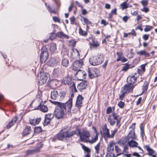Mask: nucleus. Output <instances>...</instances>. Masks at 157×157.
I'll list each match as a JSON object with an SVG mask.
<instances>
[{"instance_id": "obj_1", "label": "nucleus", "mask_w": 157, "mask_h": 157, "mask_svg": "<svg viewBox=\"0 0 157 157\" xmlns=\"http://www.w3.org/2000/svg\"><path fill=\"white\" fill-rule=\"evenodd\" d=\"M50 101L53 104L56 106L54 112V116L57 119L62 118L63 117L64 112L68 109V111L70 110L72 106V100L69 99L68 101L65 103H62L61 102L56 101Z\"/></svg>"}, {"instance_id": "obj_2", "label": "nucleus", "mask_w": 157, "mask_h": 157, "mask_svg": "<svg viewBox=\"0 0 157 157\" xmlns=\"http://www.w3.org/2000/svg\"><path fill=\"white\" fill-rule=\"evenodd\" d=\"M76 133V132L75 131L68 132L64 130H62L57 135L56 138L58 140L67 142L68 140L70 137Z\"/></svg>"}, {"instance_id": "obj_3", "label": "nucleus", "mask_w": 157, "mask_h": 157, "mask_svg": "<svg viewBox=\"0 0 157 157\" xmlns=\"http://www.w3.org/2000/svg\"><path fill=\"white\" fill-rule=\"evenodd\" d=\"M102 135L105 139L113 138L114 135L117 131V129H115L114 130L111 131V134H110L109 129L107 127V125L105 124L102 127Z\"/></svg>"}, {"instance_id": "obj_4", "label": "nucleus", "mask_w": 157, "mask_h": 157, "mask_svg": "<svg viewBox=\"0 0 157 157\" xmlns=\"http://www.w3.org/2000/svg\"><path fill=\"white\" fill-rule=\"evenodd\" d=\"M78 136H79L81 141L87 143V142L91 136L90 132L86 129H83L82 132L78 130Z\"/></svg>"}, {"instance_id": "obj_5", "label": "nucleus", "mask_w": 157, "mask_h": 157, "mask_svg": "<svg viewBox=\"0 0 157 157\" xmlns=\"http://www.w3.org/2000/svg\"><path fill=\"white\" fill-rule=\"evenodd\" d=\"M103 55L99 53L97 57H93L90 59V64L93 66H96L100 64L104 61Z\"/></svg>"}, {"instance_id": "obj_6", "label": "nucleus", "mask_w": 157, "mask_h": 157, "mask_svg": "<svg viewBox=\"0 0 157 157\" xmlns=\"http://www.w3.org/2000/svg\"><path fill=\"white\" fill-rule=\"evenodd\" d=\"M121 117L118 114L115 113L109 115L108 118V121L111 126H113L115 124L116 121H121Z\"/></svg>"}, {"instance_id": "obj_7", "label": "nucleus", "mask_w": 157, "mask_h": 157, "mask_svg": "<svg viewBox=\"0 0 157 157\" xmlns=\"http://www.w3.org/2000/svg\"><path fill=\"white\" fill-rule=\"evenodd\" d=\"M88 73L89 77L90 78H92L97 77L99 74L100 71L99 69L95 68L89 69Z\"/></svg>"}, {"instance_id": "obj_8", "label": "nucleus", "mask_w": 157, "mask_h": 157, "mask_svg": "<svg viewBox=\"0 0 157 157\" xmlns=\"http://www.w3.org/2000/svg\"><path fill=\"white\" fill-rule=\"evenodd\" d=\"M44 51H42L40 55V59L41 62L43 63L45 62L47 59L48 55V52L46 51L47 49L45 47H43L42 49Z\"/></svg>"}, {"instance_id": "obj_9", "label": "nucleus", "mask_w": 157, "mask_h": 157, "mask_svg": "<svg viewBox=\"0 0 157 157\" xmlns=\"http://www.w3.org/2000/svg\"><path fill=\"white\" fill-rule=\"evenodd\" d=\"M92 128L94 130V132L95 133L96 135L91 137V140H90V138L89 139L87 143H88L90 144H93L97 141L98 140V135L99 134V133L97 132V130L95 127H93Z\"/></svg>"}, {"instance_id": "obj_10", "label": "nucleus", "mask_w": 157, "mask_h": 157, "mask_svg": "<svg viewBox=\"0 0 157 157\" xmlns=\"http://www.w3.org/2000/svg\"><path fill=\"white\" fill-rule=\"evenodd\" d=\"M73 70L74 71L78 70L83 65V62L82 59L77 60L75 62L73 63Z\"/></svg>"}, {"instance_id": "obj_11", "label": "nucleus", "mask_w": 157, "mask_h": 157, "mask_svg": "<svg viewBox=\"0 0 157 157\" xmlns=\"http://www.w3.org/2000/svg\"><path fill=\"white\" fill-rule=\"evenodd\" d=\"M54 116V114L48 113L46 115L43 124L44 126L47 125Z\"/></svg>"}, {"instance_id": "obj_12", "label": "nucleus", "mask_w": 157, "mask_h": 157, "mask_svg": "<svg viewBox=\"0 0 157 157\" xmlns=\"http://www.w3.org/2000/svg\"><path fill=\"white\" fill-rule=\"evenodd\" d=\"M40 74V75L39 82L41 84H44L46 82L47 80V75L46 73H44V72H41Z\"/></svg>"}, {"instance_id": "obj_13", "label": "nucleus", "mask_w": 157, "mask_h": 157, "mask_svg": "<svg viewBox=\"0 0 157 157\" xmlns=\"http://www.w3.org/2000/svg\"><path fill=\"white\" fill-rule=\"evenodd\" d=\"M144 147L148 152V154L149 156H151L152 157H156V153L155 151L151 148L149 146L146 145Z\"/></svg>"}, {"instance_id": "obj_14", "label": "nucleus", "mask_w": 157, "mask_h": 157, "mask_svg": "<svg viewBox=\"0 0 157 157\" xmlns=\"http://www.w3.org/2000/svg\"><path fill=\"white\" fill-rule=\"evenodd\" d=\"M133 88L132 85H126L122 88V90L126 93H129L133 90Z\"/></svg>"}, {"instance_id": "obj_15", "label": "nucleus", "mask_w": 157, "mask_h": 157, "mask_svg": "<svg viewBox=\"0 0 157 157\" xmlns=\"http://www.w3.org/2000/svg\"><path fill=\"white\" fill-rule=\"evenodd\" d=\"M83 99V97L81 95H78L76 99L75 105L77 107H81L82 106V101Z\"/></svg>"}, {"instance_id": "obj_16", "label": "nucleus", "mask_w": 157, "mask_h": 157, "mask_svg": "<svg viewBox=\"0 0 157 157\" xmlns=\"http://www.w3.org/2000/svg\"><path fill=\"white\" fill-rule=\"evenodd\" d=\"M87 81H83L80 83L78 86V89L81 91H82L83 90L86 89L87 86Z\"/></svg>"}, {"instance_id": "obj_17", "label": "nucleus", "mask_w": 157, "mask_h": 157, "mask_svg": "<svg viewBox=\"0 0 157 157\" xmlns=\"http://www.w3.org/2000/svg\"><path fill=\"white\" fill-rule=\"evenodd\" d=\"M137 79V77H136L135 75L132 76H129L127 78V81L129 84L132 85V84L136 82Z\"/></svg>"}, {"instance_id": "obj_18", "label": "nucleus", "mask_w": 157, "mask_h": 157, "mask_svg": "<svg viewBox=\"0 0 157 157\" xmlns=\"http://www.w3.org/2000/svg\"><path fill=\"white\" fill-rule=\"evenodd\" d=\"M62 83L64 84H67L68 85H72V79L71 77H65L63 78Z\"/></svg>"}, {"instance_id": "obj_19", "label": "nucleus", "mask_w": 157, "mask_h": 157, "mask_svg": "<svg viewBox=\"0 0 157 157\" xmlns=\"http://www.w3.org/2000/svg\"><path fill=\"white\" fill-rule=\"evenodd\" d=\"M115 144V143L113 141H110L109 143V144L107 147L108 153H112V152L114 150V145Z\"/></svg>"}, {"instance_id": "obj_20", "label": "nucleus", "mask_w": 157, "mask_h": 157, "mask_svg": "<svg viewBox=\"0 0 157 157\" xmlns=\"http://www.w3.org/2000/svg\"><path fill=\"white\" fill-rule=\"evenodd\" d=\"M58 63V61L56 58H52L48 62V65L51 67H54L56 66Z\"/></svg>"}, {"instance_id": "obj_21", "label": "nucleus", "mask_w": 157, "mask_h": 157, "mask_svg": "<svg viewBox=\"0 0 157 157\" xmlns=\"http://www.w3.org/2000/svg\"><path fill=\"white\" fill-rule=\"evenodd\" d=\"M51 98L53 100H56L58 98V93L57 91L53 90H52L51 94Z\"/></svg>"}, {"instance_id": "obj_22", "label": "nucleus", "mask_w": 157, "mask_h": 157, "mask_svg": "<svg viewBox=\"0 0 157 157\" xmlns=\"http://www.w3.org/2000/svg\"><path fill=\"white\" fill-rule=\"evenodd\" d=\"M135 138V133L134 130H130L127 136V140L128 141L132 140Z\"/></svg>"}, {"instance_id": "obj_23", "label": "nucleus", "mask_w": 157, "mask_h": 157, "mask_svg": "<svg viewBox=\"0 0 157 157\" xmlns=\"http://www.w3.org/2000/svg\"><path fill=\"white\" fill-rule=\"evenodd\" d=\"M77 73V75L82 79H85L86 77V74L83 71L78 70Z\"/></svg>"}, {"instance_id": "obj_24", "label": "nucleus", "mask_w": 157, "mask_h": 157, "mask_svg": "<svg viewBox=\"0 0 157 157\" xmlns=\"http://www.w3.org/2000/svg\"><path fill=\"white\" fill-rule=\"evenodd\" d=\"M38 109H40V110L43 112H46L48 111V108L47 107L44 105L42 103H41L40 105L38 106Z\"/></svg>"}, {"instance_id": "obj_25", "label": "nucleus", "mask_w": 157, "mask_h": 157, "mask_svg": "<svg viewBox=\"0 0 157 157\" xmlns=\"http://www.w3.org/2000/svg\"><path fill=\"white\" fill-rule=\"evenodd\" d=\"M17 117H15L13 118L11 121L7 125L6 128H10L17 121Z\"/></svg>"}, {"instance_id": "obj_26", "label": "nucleus", "mask_w": 157, "mask_h": 157, "mask_svg": "<svg viewBox=\"0 0 157 157\" xmlns=\"http://www.w3.org/2000/svg\"><path fill=\"white\" fill-rule=\"evenodd\" d=\"M39 149L38 148H35L33 149L28 150L26 152V155H29L34 154L35 153L37 152Z\"/></svg>"}, {"instance_id": "obj_27", "label": "nucleus", "mask_w": 157, "mask_h": 157, "mask_svg": "<svg viewBox=\"0 0 157 157\" xmlns=\"http://www.w3.org/2000/svg\"><path fill=\"white\" fill-rule=\"evenodd\" d=\"M31 131V127L30 126L27 127L24 130L23 134L24 136H26L29 134Z\"/></svg>"}, {"instance_id": "obj_28", "label": "nucleus", "mask_w": 157, "mask_h": 157, "mask_svg": "<svg viewBox=\"0 0 157 157\" xmlns=\"http://www.w3.org/2000/svg\"><path fill=\"white\" fill-rule=\"evenodd\" d=\"M128 142L129 146L132 147H136L138 144L136 142L133 140H130L128 141Z\"/></svg>"}, {"instance_id": "obj_29", "label": "nucleus", "mask_w": 157, "mask_h": 157, "mask_svg": "<svg viewBox=\"0 0 157 157\" xmlns=\"http://www.w3.org/2000/svg\"><path fill=\"white\" fill-rule=\"evenodd\" d=\"M92 43H89L90 45V46H92L94 47H97L99 45V43L96 40L92 39Z\"/></svg>"}, {"instance_id": "obj_30", "label": "nucleus", "mask_w": 157, "mask_h": 157, "mask_svg": "<svg viewBox=\"0 0 157 157\" xmlns=\"http://www.w3.org/2000/svg\"><path fill=\"white\" fill-rule=\"evenodd\" d=\"M65 93L63 91H60L58 94V98L59 101H61L64 98L65 95Z\"/></svg>"}, {"instance_id": "obj_31", "label": "nucleus", "mask_w": 157, "mask_h": 157, "mask_svg": "<svg viewBox=\"0 0 157 157\" xmlns=\"http://www.w3.org/2000/svg\"><path fill=\"white\" fill-rule=\"evenodd\" d=\"M45 6L47 8V9L48 11L50 13H56V11L54 9H52V7L49 5H47V3H45Z\"/></svg>"}, {"instance_id": "obj_32", "label": "nucleus", "mask_w": 157, "mask_h": 157, "mask_svg": "<svg viewBox=\"0 0 157 157\" xmlns=\"http://www.w3.org/2000/svg\"><path fill=\"white\" fill-rule=\"evenodd\" d=\"M50 49L52 52L54 53L56 49V44L54 43H52L51 44Z\"/></svg>"}, {"instance_id": "obj_33", "label": "nucleus", "mask_w": 157, "mask_h": 157, "mask_svg": "<svg viewBox=\"0 0 157 157\" xmlns=\"http://www.w3.org/2000/svg\"><path fill=\"white\" fill-rule=\"evenodd\" d=\"M137 54L140 55H144L146 57H148L149 56V54L145 50H141L140 52H137Z\"/></svg>"}, {"instance_id": "obj_34", "label": "nucleus", "mask_w": 157, "mask_h": 157, "mask_svg": "<svg viewBox=\"0 0 157 157\" xmlns=\"http://www.w3.org/2000/svg\"><path fill=\"white\" fill-rule=\"evenodd\" d=\"M69 61L67 59H63L62 62V64L63 67H67Z\"/></svg>"}, {"instance_id": "obj_35", "label": "nucleus", "mask_w": 157, "mask_h": 157, "mask_svg": "<svg viewBox=\"0 0 157 157\" xmlns=\"http://www.w3.org/2000/svg\"><path fill=\"white\" fill-rule=\"evenodd\" d=\"M115 149L117 153H118V154L117 155V156L120 155L121 154H124L122 152L121 149L118 146H115Z\"/></svg>"}, {"instance_id": "obj_36", "label": "nucleus", "mask_w": 157, "mask_h": 157, "mask_svg": "<svg viewBox=\"0 0 157 157\" xmlns=\"http://www.w3.org/2000/svg\"><path fill=\"white\" fill-rule=\"evenodd\" d=\"M56 31L54 30L53 32L50 34V35L49 36V38L51 40H53L56 37Z\"/></svg>"}, {"instance_id": "obj_37", "label": "nucleus", "mask_w": 157, "mask_h": 157, "mask_svg": "<svg viewBox=\"0 0 157 157\" xmlns=\"http://www.w3.org/2000/svg\"><path fill=\"white\" fill-rule=\"evenodd\" d=\"M148 84L147 81H145L143 86V91H147L148 88Z\"/></svg>"}, {"instance_id": "obj_38", "label": "nucleus", "mask_w": 157, "mask_h": 157, "mask_svg": "<svg viewBox=\"0 0 157 157\" xmlns=\"http://www.w3.org/2000/svg\"><path fill=\"white\" fill-rule=\"evenodd\" d=\"M59 72V68L55 69L53 71V74L55 77H57L58 76Z\"/></svg>"}, {"instance_id": "obj_39", "label": "nucleus", "mask_w": 157, "mask_h": 157, "mask_svg": "<svg viewBox=\"0 0 157 157\" xmlns=\"http://www.w3.org/2000/svg\"><path fill=\"white\" fill-rule=\"evenodd\" d=\"M130 66V65L128 64L127 63H126L125 66L123 67L122 68V71H126L129 68Z\"/></svg>"}, {"instance_id": "obj_40", "label": "nucleus", "mask_w": 157, "mask_h": 157, "mask_svg": "<svg viewBox=\"0 0 157 157\" xmlns=\"http://www.w3.org/2000/svg\"><path fill=\"white\" fill-rule=\"evenodd\" d=\"M82 147L85 151L87 152V153H90V149L88 147L85 146V145H82Z\"/></svg>"}, {"instance_id": "obj_41", "label": "nucleus", "mask_w": 157, "mask_h": 157, "mask_svg": "<svg viewBox=\"0 0 157 157\" xmlns=\"http://www.w3.org/2000/svg\"><path fill=\"white\" fill-rule=\"evenodd\" d=\"M100 143H99L96 146H95L94 148L96 150V153L98 154L99 152V150L100 147Z\"/></svg>"}, {"instance_id": "obj_42", "label": "nucleus", "mask_w": 157, "mask_h": 157, "mask_svg": "<svg viewBox=\"0 0 157 157\" xmlns=\"http://www.w3.org/2000/svg\"><path fill=\"white\" fill-rule=\"evenodd\" d=\"M35 132L39 133L41 132L42 131V129L40 127H35L34 129Z\"/></svg>"}, {"instance_id": "obj_43", "label": "nucleus", "mask_w": 157, "mask_h": 157, "mask_svg": "<svg viewBox=\"0 0 157 157\" xmlns=\"http://www.w3.org/2000/svg\"><path fill=\"white\" fill-rule=\"evenodd\" d=\"M148 0H143L141 2V3L143 7H146L148 4Z\"/></svg>"}, {"instance_id": "obj_44", "label": "nucleus", "mask_w": 157, "mask_h": 157, "mask_svg": "<svg viewBox=\"0 0 157 157\" xmlns=\"http://www.w3.org/2000/svg\"><path fill=\"white\" fill-rule=\"evenodd\" d=\"M121 6L122 10H124L128 7V4L126 2H124L123 3L121 4Z\"/></svg>"}, {"instance_id": "obj_45", "label": "nucleus", "mask_w": 157, "mask_h": 157, "mask_svg": "<svg viewBox=\"0 0 157 157\" xmlns=\"http://www.w3.org/2000/svg\"><path fill=\"white\" fill-rule=\"evenodd\" d=\"M82 18L85 24H86V25L91 24V22L88 20V19L84 17H83Z\"/></svg>"}, {"instance_id": "obj_46", "label": "nucleus", "mask_w": 157, "mask_h": 157, "mask_svg": "<svg viewBox=\"0 0 157 157\" xmlns=\"http://www.w3.org/2000/svg\"><path fill=\"white\" fill-rule=\"evenodd\" d=\"M79 34L82 35L86 36L87 35V32L85 31H83L81 28L79 29Z\"/></svg>"}, {"instance_id": "obj_47", "label": "nucleus", "mask_w": 157, "mask_h": 157, "mask_svg": "<svg viewBox=\"0 0 157 157\" xmlns=\"http://www.w3.org/2000/svg\"><path fill=\"white\" fill-rule=\"evenodd\" d=\"M152 28H153L150 26L147 25L144 29V31L146 32H148L151 30Z\"/></svg>"}, {"instance_id": "obj_48", "label": "nucleus", "mask_w": 157, "mask_h": 157, "mask_svg": "<svg viewBox=\"0 0 157 157\" xmlns=\"http://www.w3.org/2000/svg\"><path fill=\"white\" fill-rule=\"evenodd\" d=\"M64 34L63 32H59L57 33L56 36L59 38H63Z\"/></svg>"}, {"instance_id": "obj_49", "label": "nucleus", "mask_w": 157, "mask_h": 157, "mask_svg": "<svg viewBox=\"0 0 157 157\" xmlns=\"http://www.w3.org/2000/svg\"><path fill=\"white\" fill-rule=\"evenodd\" d=\"M117 55L118 56V58L117 59V61H120L121 60V59H122V56L121 55L122 54L121 53L117 52Z\"/></svg>"}, {"instance_id": "obj_50", "label": "nucleus", "mask_w": 157, "mask_h": 157, "mask_svg": "<svg viewBox=\"0 0 157 157\" xmlns=\"http://www.w3.org/2000/svg\"><path fill=\"white\" fill-rule=\"evenodd\" d=\"M118 105L120 108H123L124 106V103L123 102L120 101L118 103Z\"/></svg>"}, {"instance_id": "obj_51", "label": "nucleus", "mask_w": 157, "mask_h": 157, "mask_svg": "<svg viewBox=\"0 0 157 157\" xmlns=\"http://www.w3.org/2000/svg\"><path fill=\"white\" fill-rule=\"evenodd\" d=\"M126 93L125 92H124V91H123L122 90V94L120 96L119 98L121 100H123L124 97Z\"/></svg>"}, {"instance_id": "obj_52", "label": "nucleus", "mask_w": 157, "mask_h": 157, "mask_svg": "<svg viewBox=\"0 0 157 157\" xmlns=\"http://www.w3.org/2000/svg\"><path fill=\"white\" fill-rule=\"evenodd\" d=\"M112 111V108L111 107H108L106 110V113L107 114L110 113Z\"/></svg>"}, {"instance_id": "obj_53", "label": "nucleus", "mask_w": 157, "mask_h": 157, "mask_svg": "<svg viewBox=\"0 0 157 157\" xmlns=\"http://www.w3.org/2000/svg\"><path fill=\"white\" fill-rule=\"evenodd\" d=\"M30 123L31 124L34 125H35L37 124L36 122V121H35V119H30Z\"/></svg>"}, {"instance_id": "obj_54", "label": "nucleus", "mask_w": 157, "mask_h": 157, "mask_svg": "<svg viewBox=\"0 0 157 157\" xmlns=\"http://www.w3.org/2000/svg\"><path fill=\"white\" fill-rule=\"evenodd\" d=\"M105 157H115V155L112 153L107 152Z\"/></svg>"}, {"instance_id": "obj_55", "label": "nucleus", "mask_w": 157, "mask_h": 157, "mask_svg": "<svg viewBox=\"0 0 157 157\" xmlns=\"http://www.w3.org/2000/svg\"><path fill=\"white\" fill-rule=\"evenodd\" d=\"M70 20L71 24H73L75 20V19L74 16H73L70 18Z\"/></svg>"}, {"instance_id": "obj_56", "label": "nucleus", "mask_w": 157, "mask_h": 157, "mask_svg": "<svg viewBox=\"0 0 157 157\" xmlns=\"http://www.w3.org/2000/svg\"><path fill=\"white\" fill-rule=\"evenodd\" d=\"M71 88L72 89L73 88L74 89V90H73V91H74V92H76L77 91L76 88L75 86V84L74 82L72 83V84L71 86Z\"/></svg>"}, {"instance_id": "obj_57", "label": "nucleus", "mask_w": 157, "mask_h": 157, "mask_svg": "<svg viewBox=\"0 0 157 157\" xmlns=\"http://www.w3.org/2000/svg\"><path fill=\"white\" fill-rule=\"evenodd\" d=\"M53 21L56 22H60L59 19L57 17H53Z\"/></svg>"}, {"instance_id": "obj_58", "label": "nucleus", "mask_w": 157, "mask_h": 157, "mask_svg": "<svg viewBox=\"0 0 157 157\" xmlns=\"http://www.w3.org/2000/svg\"><path fill=\"white\" fill-rule=\"evenodd\" d=\"M43 144L41 143H40L39 144H38L36 148H38L39 149L38 151V152H39L40 149L42 147Z\"/></svg>"}, {"instance_id": "obj_59", "label": "nucleus", "mask_w": 157, "mask_h": 157, "mask_svg": "<svg viewBox=\"0 0 157 157\" xmlns=\"http://www.w3.org/2000/svg\"><path fill=\"white\" fill-rule=\"evenodd\" d=\"M149 36V35L144 34L143 35V38L144 40H147L148 39Z\"/></svg>"}, {"instance_id": "obj_60", "label": "nucleus", "mask_w": 157, "mask_h": 157, "mask_svg": "<svg viewBox=\"0 0 157 157\" xmlns=\"http://www.w3.org/2000/svg\"><path fill=\"white\" fill-rule=\"evenodd\" d=\"M141 10L144 12L145 13H147L148 11H149V9L147 7H144Z\"/></svg>"}, {"instance_id": "obj_61", "label": "nucleus", "mask_w": 157, "mask_h": 157, "mask_svg": "<svg viewBox=\"0 0 157 157\" xmlns=\"http://www.w3.org/2000/svg\"><path fill=\"white\" fill-rule=\"evenodd\" d=\"M117 9L115 8L114 9L112 10L111 13L113 15H114V14L116 15L117 14Z\"/></svg>"}, {"instance_id": "obj_62", "label": "nucleus", "mask_w": 157, "mask_h": 157, "mask_svg": "<svg viewBox=\"0 0 157 157\" xmlns=\"http://www.w3.org/2000/svg\"><path fill=\"white\" fill-rule=\"evenodd\" d=\"M128 19V17L127 16H125L123 17L122 20L125 22H126Z\"/></svg>"}, {"instance_id": "obj_63", "label": "nucleus", "mask_w": 157, "mask_h": 157, "mask_svg": "<svg viewBox=\"0 0 157 157\" xmlns=\"http://www.w3.org/2000/svg\"><path fill=\"white\" fill-rule=\"evenodd\" d=\"M82 14L83 15H86L87 13L86 10L85 9H83L82 10Z\"/></svg>"}, {"instance_id": "obj_64", "label": "nucleus", "mask_w": 157, "mask_h": 157, "mask_svg": "<svg viewBox=\"0 0 157 157\" xmlns=\"http://www.w3.org/2000/svg\"><path fill=\"white\" fill-rule=\"evenodd\" d=\"M146 64H143L141 66V69L144 72L145 71V67L146 65Z\"/></svg>"}]
</instances>
